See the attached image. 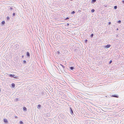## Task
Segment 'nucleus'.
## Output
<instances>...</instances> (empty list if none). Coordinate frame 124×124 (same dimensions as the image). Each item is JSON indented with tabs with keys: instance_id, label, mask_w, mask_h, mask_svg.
<instances>
[{
	"instance_id": "20",
	"label": "nucleus",
	"mask_w": 124,
	"mask_h": 124,
	"mask_svg": "<svg viewBox=\"0 0 124 124\" xmlns=\"http://www.w3.org/2000/svg\"><path fill=\"white\" fill-rule=\"evenodd\" d=\"M117 6H114V9H117Z\"/></svg>"
},
{
	"instance_id": "10",
	"label": "nucleus",
	"mask_w": 124,
	"mask_h": 124,
	"mask_svg": "<svg viewBox=\"0 0 124 124\" xmlns=\"http://www.w3.org/2000/svg\"><path fill=\"white\" fill-rule=\"evenodd\" d=\"M13 78L17 79H18V77L14 75Z\"/></svg>"
},
{
	"instance_id": "9",
	"label": "nucleus",
	"mask_w": 124,
	"mask_h": 124,
	"mask_svg": "<svg viewBox=\"0 0 124 124\" xmlns=\"http://www.w3.org/2000/svg\"><path fill=\"white\" fill-rule=\"evenodd\" d=\"M41 107V106L40 104H38L37 107V108L38 109H40Z\"/></svg>"
},
{
	"instance_id": "13",
	"label": "nucleus",
	"mask_w": 124,
	"mask_h": 124,
	"mask_svg": "<svg viewBox=\"0 0 124 124\" xmlns=\"http://www.w3.org/2000/svg\"><path fill=\"white\" fill-rule=\"evenodd\" d=\"M11 86L12 88H14L15 86V85L14 83H12L11 84Z\"/></svg>"
},
{
	"instance_id": "5",
	"label": "nucleus",
	"mask_w": 124,
	"mask_h": 124,
	"mask_svg": "<svg viewBox=\"0 0 124 124\" xmlns=\"http://www.w3.org/2000/svg\"><path fill=\"white\" fill-rule=\"evenodd\" d=\"M111 96L112 97H114L117 98H118L119 97L118 96L116 95H112Z\"/></svg>"
},
{
	"instance_id": "28",
	"label": "nucleus",
	"mask_w": 124,
	"mask_h": 124,
	"mask_svg": "<svg viewBox=\"0 0 124 124\" xmlns=\"http://www.w3.org/2000/svg\"><path fill=\"white\" fill-rule=\"evenodd\" d=\"M87 41V39H85V43H86Z\"/></svg>"
},
{
	"instance_id": "43",
	"label": "nucleus",
	"mask_w": 124,
	"mask_h": 124,
	"mask_svg": "<svg viewBox=\"0 0 124 124\" xmlns=\"http://www.w3.org/2000/svg\"><path fill=\"white\" fill-rule=\"evenodd\" d=\"M118 29H117V30H118Z\"/></svg>"
},
{
	"instance_id": "31",
	"label": "nucleus",
	"mask_w": 124,
	"mask_h": 124,
	"mask_svg": "<svg viewBox=\"0 0 124 124\" xmlns=\"http://www.w3.org/2000/svg\"><path fill=\"white\" fill-rule=\"evenodd\" d=\"M122 2L124 4V0H123L122 1Z\"/></svg>"
},
{
	"instance_id": "39",
	"label": "nucleus",
	"mask_w": 124,
	"mask_h": 124,
	"mask_svg": "<svg viewBox=\"0 0 124 124\" xmlns=\"http://www.w3.org/2000/svg\"><path fill=\"white\" fill-rule=\"evenodd\" d=\"M80 66H78V67H79V68H81V67H80Z\"/></svg>"
},
{
	"instance_id": "29",
	"label": "nucleus",
	"mask_w": 124,
	"mask_h": 124,
	"mask_svg": "<svg viewBox=\"0 0 124 124\" xmlns=\"http://www.w3.org/2000/svg\"><path fill=\"white\" fill-rule=\"evenodd\" d=\"M13 16H15V13H13Z\"/></svg>"
},
{
	"instance_id": "2",
	"label": "nucleus",
	"mask_w": 124,
	"mask_h": 124,
	"mask_svg": "<svg viewBox=\"0 0 124 124\" xmlns=\"http://www.w3.org/2000/svg\"><path fill=\"white\" fill-rule=\"evenodd\" d=\"M71 64H69V69H70V70H74V67L73 66H72V67H70V66H71V65H70Z\"/></svg>"
},
{
	"instance_id": "34",
	"label": "nucleus",
	"mask_w": 124,
	"mask_h": 124,
	"mask_svg": "<svg viewBox=\"0 0 124 124\" xmlns=\"http://www.w3.org/2000/svg\"><path fill=\"white\" fill-rule=\"evenodd\" d=\"M111 63H112V62H109V64L110 65V64Z\"/></svg>"
},
{
	"instance_id": "19",
	"label": "nucleus",
	"mask_w": 124,
	"mask_h": 124,
	"mask_svg": "<svg viewBox=\"0 0 124 124\" xmlns=\"http://www.w3.org/2000/svg\"><path fill=\"white\" fill-rule=\"evenodd\" d=\"M75 13V12L74 11H73L72 12H71V14H74Z\"/></svg>"
},
{
	"instance_id": "35",
	"label": "nucleus",
	"mask_w": 124,
	"mask_h": 124,
	"mask_svg": "<svg viewBox=\"0 0 124 124\" xmlns=\"http://www.w3.org/2000/svg\"><path fill=\"white\" fill-rule=\"evenodd\" d=\"M23 64H26V62H23Z\"/></svg>"
},
{
	"instance_id": "18",
	"label": "nucleus",
	"mask_w": 124,
	"mask_h": 124,
	"mask_svg": "<svg viewBox=\"0 0 124 124\" xmlns=\"http://www.w3.org/2000/svg\"><path fill=\"white\" fill-rule=\"evenodd\" d=\"M20 124H23V122L22 121H20L19 123Z\"/></svg>"
},
{
	"instance_id": "1",
	"label": "nucleus",
	"mask_w": 124,
	"mask_h": 124,
	"mask_svg": "<svg viewBox=\"0 0 124 124\" xmlns=\"http://www.w3.org/2000/svg\"><path fill=\"white\" fill-rule=\"evenodd\" d=\"M66 51H65L64 49H62L61 50V54L62 55L64 54H66Z\"/></svg>"
},
{
	"instance_id": "30",
	"label": "nucleus",
	"mask_w": 124,
	"mask_h": 124,
	"mask_svg": "<svg viewBox=\"0 0 124 124\" xmlns=\"http://www.w3.org/2000/svg\"><path fill=\"white\" fill-rule=\"evenodd\" d=\"M15 119H17V116H15Z\"/></svg>"
},
{
	"instance_id": "27",
	"label": "nucleus",
	"mask_w": 124,
	"mask_h": 124,
	"mask_svg": "<svg viewBox=\"0 0 124 124\" xmlns=\"http://www.w3.org/2000/svg\"><path fill=\"white\" fill-rule=\"evenodd\" d=\"M69 19V17H67L65 19V20H66Z\"/></svg>"
},
{
	"instance_id": "12",
	"label": "nucleus",
	"mask_w": 124,
	"mask_h": 124,
	"mask_svg": "<svg viewBox=\"0 0 124 124\" xmlns=\"http://www.w3.org/2000/svg\"><path fill=\"white\" fill-rule=\"evenodd\" d=\"M26 55L28 57H30V53L29 52H27Z\"/></svg>"
},
{
	"instance_id": "26",
	"label": "nucleus",
	"mask_w": 124,
	"mask_h": 124,
	"mask_svg": "<svg viewBox=\"0 0 124 124\" xmlns=\"http://www.w3.org/2000/svg\"><path fill=\"white\" fill-rule=\"evenodd\" d=\"M9 9L11 10H12L13 9V8H11V7H10L9 8Z\"/></svg>"
},
{
	"instance_id": "36",
	"label": "nucleus",
	"mask_w": 124,
	"mask_h": 124,
	"mask_svg": "<svg viewBox=\"0 0 124 124\" xmlns=\"http://www.w3.org/2000/svg\"><path fill=\"white\" fill-rule=\"evenodd\" d=\"M109 62H112V60H111Z\"/></svg>"
},
{
	"instance_id": "41",
	"label": "nucleus",
	"mask_w": 124,
	"mask_h": 124,
	"mask_svg": "<svg viewBox=\"0 0 124 124\" xmlns=\"http://www.w3.org/2000/svg\"><path fill=\"white\" fill-rule=\"evenodd\" d=\"M58 66L59 67V68H60L59 67V66Z\"/></svg>"
},
{
	"instance_id": "17",
	"label": "nucleus",
	"mask_w": 124,
	"mask_h": 124,
	"mask_svg": "<svg viewBox=\"0 0 124 124\" xmlns=\"http://www.w3.org/2000/svg\"><path fill=\"white\" fill-rule=\"evenodd\" d=\"M60 65L63 67V69H64V68H65V66H64L62 64H60Z\"/></svg>"
},
{
	"instance_id": "3",
	"label": "nucleus",
	"mask_w": 124,
	"mask_h": 124,
	"mask_svg": "<svg viewBox=\"0 0 124 124\" xmlns=\"http://www.w3.org/2000/svg\"><path fill=\"white\" fill-rule=\"evenodd\" d=\"M111 46V45H107L104 46V47L105 48H108L109 47Z\"/></svg>"
},
{
	"instance_id": "38",
	"label": "nucleus",
	"mask_w": 124,
	"mask_h": 124,
	"mask_svg": "<svg viewBox=\"0 0 124 124\" xmlns=\"http://www.w3.org/2000/svg\"><path fill=\"white\" fill-rule=\"evenodd\" d=\"M69 23H68L67 24V25H68V26H69Z\"/></svg>"
},
{
	"instance_id": "21",
	"label": "nucleus",
	"mask_w": 124,
	"mask_h": 124,
	"mask_svg": "<svg viewBox=\"0 0 124 124\" xmlns=\"http://www.w3.org/2000/svg\"><path fill=\"white\" fill-rule=\"evenodd\" d=\"M7 20H8L9 19V17L8 16H7Z\"/></svg>"
},
{
	"instance_id": "11",
	"label": "nucleus",
	"mask_w": 124,
	"mask_h": 124,
	"mask_svg": "<svg viewBox=\"0 0 124 124\" xmlns=\"http://www.w3.org/2000/svg\"><path fill=\"white\" fill-rule=\"evenodd\" d=\"M23 111H26L27 110V109L25 107H23Z\"/></svg>"
},
{
	"instance_id": "22",
	"label": "nucleus",
	"mask_w": 124,
	"mask_h": 124,
	"mask_svg": "<svg viewBox=\"0 0 124 124\" xmlns=\"http://www.w3.org/2000/svg\"><path fill=\"white\" fill-rule=\"evenodd\" d=\"M95 11V10L94 9H92L91 10V12H93Z\"/></svg>"
},
{
	"instance_id": "42",
	"label": "nucleus",
	"mask_w": 124,
	"mask_h": 124,
	"mask_svg": "<svg viewBox=\"0 0 124 124\" xmlns=\"http://www.w3.org/2000/svg\"><path fill=\"white\" fill-rule=\"evenodd\" d=\"M62 115V114H61V115Z\"/></svg>"
},
{
	"instance_id": "8",
	"label": "nucleus",
	"mask_w": 124,
	"mask_h": 124,
	"mask_svg": "<svg viewBox=\"0 0 124 124\" xmlns=\"http://www.w3.org/2000/svg\"><path fill=\"white\" fill-rule=\"evenodd\" d=\"M3 122L6 123H8V121L6 119H3Z\"/></svg>"
},
{
	"instance_id": "23",
	"label": "nucleus",
	"mask_w": 124,
	"mask_h": 124,
	"mask_svg": "<svg viewBox=\"0 0 124 124\" xmlns=\"http://www.w3.org/2000/svg\"><path fill=\"white\" fill-rule=\"evenodd\" d=\"M19 101V99L18 98H16L15 100V101Z\"/></svg>"
},
{
	"instance_id": "16",
	"label": "nucleus",
	"mask_w": 124,
	"mask_h": 124,
	"mask_svg": "<svg viewBox=\"0 0 124 124\" xmlns=\"http://www.w3.org/2000/svg\"><path fill=\"white\" fill-rule=\"evenodd\" d=\"M5 22L4 21H3L1 22L2 24H4L5 23Z\"/></svg>"
},
{
	"instance_id": "32",
	"label": "nucleus",
	"mask_w": 124,
	"mask_h": 124,
	"mask_svg": "<svg viewBox=\"0 0 124 124\" xmlns=\"http://www.w3.org/2000/svg\"><path fill=\"white\" fill-rule=\"evenodd\" d=\"M24 57V56L23 55L22 56L21 58H23Z\"/></svg>"
},
{
	"instance_id": "6",
	"label": "nucleus",
	"mask_w": 124,
	"mask_h": 124,
	"mask_svg": "<svg viewBox=\"0 0 124 124\" xmlns=\"http://www.w3.org/2000/svg\"><path fill=\"white\" fill-rule=\"evenodd\" d=\"M70 112L72 115H73V110L71 108H70Z\"/></svg>"
},
{
	"instance_id": "25",
	"label": "nucleus",
	"mask_w": 124,
	"mask_h": 124,
	"mask_svg": "<svg viewBox=\"0 0 124 124\" xmlns=\"http://www.w3.org/2000/svg\"><path fill=\"white\" fill-rule=\"evenodd\" d=\"M117 23H121V20H119L117 21Z\"/></svg>"
},
{
	"instance_id": "7",
	"label": "nucleus",
	"mask_w": 124,
	"mask_h": 124,
	"mask_svg": "<svg viewBox=\"0 0 124 124\" xmlns=\"http://www.w3.org/2000/svg\"><path fill=\"white\" fill-rule=\"evenodd\" d=\"M14 74H8V76L11 78H13Z\"/></svg>"
},
{
	"instance_id": "15",
	"label": "nucleus",
	"mask_w": 124,
	"mask_h": 124,
	"mask_svg": "<svg viewBox=\"0 0 124 124\" xmlns=\"http://www.w3.org/2000/svg\"><path fill=\"white\" fill-rule=\"evenodd\" d=\"M96 1V0H92L91 1V2L93 3H94Z\"/></svg>"
},
{
	"instance_id": "40",
	"label": "nucleus",
	"mask_w": 124,
	"mask_h": 124,
	"mask_svg": "<svg viewBox=\"0 0 124 124\" xmlns=\"http://www.w3.org/2000/svg\"><path fill=\"white\" fill-rule=\"evenodd\" d=\"M70 1H72L73 0H70Z\"/></svg>"
},
{
	"instance_id": "4",
	"label": "nucleus",
	"mask_w": 124,
	"mask_h": 124,
	"mask_svg": "<svg viewBox=\"0 0 124 124\" xmlns=\"http://www.w3.org/2000/svg\"><path fill=\"white\" fill-rule=\"evenodd\" d=\"M41 93L42 95L44 96L46 93V92L44 91H42L41 92Z\"/></svg>"
},
{
	"instance_id": "24",
	"label": "nucleus",
	"mask_w": 124,
	"mask_h": 124,
	"mask_svg": "<svg viewBox=\"0 0 124 124\" xmlns=\"http://www.w3.org/2000/svg\"><path fill=\"white\" fill-rule=\"evenodd\" d=\"M93 34H92L90 35V37L92 38H93Z\"/></svg>"
},
{
	"instance_id": "37",
	"label": "nucleus",
	"mask_w": 124,
	"mask_h": 124,
	"mask_svg": "<svg viewBox=\"0 0 124 124\" xmlns=\"http://www.w3.org/2000/svg\"><path fill=\"white\" fill-rule=\"evenodd\" d=\"M111 23L110 22H109V24H111Z\"/></svg>"
},
{
	"instance_id": "14",
	"label": "nucleus",
	"mask_w": 124,
	"mask_h": 124,
	"mask_svg": "<svg viewBox=\"0 0 124 124\" xmlns=\"http://www.w3.org/2000/svg\"><path fill=\"white\" fill-rule=\"evenodd\" d=\"M55 53H56L58 55H59L60 54V53L59 51H57Z\"/></svg>"
},
{
	"instance_id": "33",
	"label": "nucleus",
	"mask_w": 124,
	"mask_h": 124,
	"mask_svg": "<svg viewBox=\"0 0 124 124\" xmlns=\"http://www.w3.org/2000/svg\"><path fill=\"white\" fill-rule=\"evenodd\" d=\"M23 62H26V61L25 60H24L23 61Z\"/></svg>"
}]
</instances>
